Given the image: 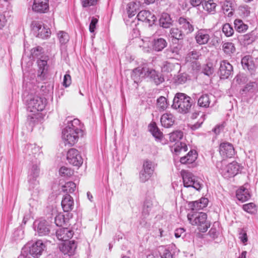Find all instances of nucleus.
<instances>
[{
	"mask_svg": "<svg viewBox=\"0 0 258 258\" xmlns=\"http://www.w3.org/2000/svg\"><path fill=\"white\" fill-rule=\"evenodd\" d=\"M145 75L149 77L156 85H158L164 81V78L162 74L156 71L155 70L151 69H146L145 68H141L138 67L134 69L131 75L132 79L134 80L135 82L139 81L141 76L143 73Z\"/></svg>",
	"mask_w": 258,
	"mask_h": 258,
	"instance_id": "obj_1",
	"label": "nucleus"
},
{
	"mask_svg": "<svg viewBox=\"0 0 258 258\" xmlns=\"http://www.w3.org/2000/svg\"><path fill=\"white\" fill-rule=\"evenodd\" d=\"M189 222L197 226L201 232H205L210 226V223L207 221V215L203 212L190 211L187 216Z\"/></svg>",
	"mask_w": 258,
	"mask_h": 258,
	"instance_id": "obj_2",
	"label": "nucleus"
},
{
	"mask_svg": "<svg viewBox=\"0 0 258 258\" xmlns=\"http://www.w3.org/2000/svg\"><path fill=\"white\" fill-rule=\"evenodd\" d=\"M191 98L186 94L177 93L173 99L172 106L180 113H186L189 112L191 107Z\"/></svg>",
	"mask_w": 258,
	"mask_h": 258,
	"instance_id": "obj_3",
	"label": "nucleus"
},
{
	"mask_svg": "<svg viewBox=\"0 0 258 258\" xmlns=\"http://www.w3.org/2000/svg\"><path fill=\"white\" fill-rule=\"evenodd\" d=\"M44 248L43 243L41 240H38L31 246H24L18 258H30V255L34 258H38L42 254Z\"/></svg>",
	"mask_w": 258,
	"mask_h": 258,
	"instance_id": "obj_4",
	"label": "nucleus"
},
{
	"mask_svg": "<svg viewBox=\"0 0 258 258\" xmlns=\"http://www.w3.org/2000/svg\"><path fill=\"white\" fill-rule=\"evenodd\" d=\"M40 162L36 161L35 163L32 164L30 168L28 176V181L29 183V189L30 190H35L37 192L39 190V181L38 178L40 174Z\"/></svg>",
	"mask_w": 258,
	"mask_h": 258,
	"instance_id": "obj_5",
	"label": "nucleus"
},
{
	"mask_svg": "<svg viewBox=\"0 0 258 258\" xmlns=\"http://www.w3.org/2000/svg\"><path fill=\"white\" fill-rule=\"evenodd\" d=\"M219 171L225 178H229L236 175L239 171V165L236 162L227 164L225 161L218 163L217 165Z\"/></svg>",
	"mask_w": 258,
	"mask_h": 258,
	"instance_id": "obj_6",
	"label": "nucleus"
},
{
	"mask_svg": "<svg viewBox=\"0 0 258 258\" xmlns=\"http://www.w3.org/2000/svg\"><path fill=\"white\" fill-rule=\"evenodd\" d=\"M184 186L186 187H191L197 190H200L203 187L201 180L194 176L192 173L182 170L181 171Z\"/></svg>",
	"mask_w": 258,
	"mask_h": 258,
	"instance_id": "obj_7",
	"label": "nucleus"
},
{
	"mask_svg": "<svg viewBox=\"0 0 258 258\" xmlns=\"http://www.w3.org/2000/svg\"><path fill=\"white\" fill-rule=\"evenodd\" d=\"M46 99L38 96H30L27 100L28 111L35 113L42 111L46 105Z\"/></svg>",
	"mask_w": 258,
	"mask_h": 258,
	"instance_id": "obj_8",
	"label": "nucleus"
},
{
	"mask_svg": "<svg viewBox=\"0 0 258 258\" xmlns=\"http://www.w3.org/2000/svg\"><path fill=\"white\" fill-rule=\"evenodd\" d=\"M83 133L77 132H72L71 130H63L62 131V138L66 145L73 146L76 143L80 137H82Z\"/></svg>",
	"mask_w": 258,
	"mask_h": 258,
	"instance_id": "obj_9",
	"label": "nucleus"
},
{
	"mask_svg": "<svg viewBox=\"0 0 258 258\" xmlns=\"http://www.w3.org/2000/svg\"><path fill=\"white\" fill-rule=\"evenodd\" d=\"M67 159L71 164L78 167L81 166L83 162L79 152L74 148H72L68 151Z\"/></svg>",
	"mask_w": 258,
	"mask_h": 258,
	"instance_id": "obj_10",
	"label": "nucleus"
},
{
	"mask_svg": "<svg viewBox=\"0 0 258 258\" xmlns=\"http://www.w3.org/2000/svg\"><path fill=\"white\" fill-rule=\"evenodd\" d=\"M34 229L40 236L47 235L50 233V225L45 220H39L34 222Z\"/></svg>",
	"mask_w": 258,
	"mask_h": 258,
	"instance_id": "obj_11",
	"label": "nucleus"
},
{
	"mask_svg": "<svg viewBox=\"0 0 258 258\" xmlns=\"http://www.w3.org/2000/svg\"><path fill=\"white\" fill-rule=\"evenodd\" d=\"M211 31L210 29H201L198 30L195 35L196 42L199 45L208 43L211 38Z\"/></svg>",
	"mask_w": 258,
	"mask_h": 258,
	"instance_id": "obj_12",
	"label": "nucleus"
},
{
	"mask_svg": "<svg viewBox=\"0 0 258 258\" xmlns=\"http://www.w3.org/2000/svg\"><path fill=\"white\" fill-rule=\"evenodd\" d=\"M33 30L36 37L42 39L48 38L51 34L50 30L39 22H35L34 23Z\"/></svg>",
	"mask_w": 258,
	"mask_h": 258,
	"instance_id": "obj_13",
	"label": "nucleus"
},
{
	"mask_svg": "<svg viewBox=\"0 0 258 258\" xmlns=\"http://www.w3.org/2000/svg\"><path fill=\"white\" fill-rule=\"evenodd\" d=\"M177 22L179 25L180 29L184 34L188 35L194 31L193 22L190 19L180 17L178 19Z\"/></svg>",
	"mask_w": 258,
	"mask_h": 258,
	"instance_id": "obj_14",
	"label": "nucleus"
},
{
	"mask_svg": "<svg viewBox=\"0 0 258 258\" xmlns=\"http://www.w3.org/2000/svg\"><path fill=\"white\" fill-rule=\"evenodd\" d=\"M216 102L215 97L212 94H203L198 100V105L201 107L208 108L213 106Z\"/></svg>",
	"mask_w": 258,
	"mask_h": 258,
	"instance_id": "obj_15",
	"label": "nucleus"
},
{
	"mask_svg": "<svg viewBox=\"0 0 258 258\" xmlns=\"http://www.w3.org/2000/svg\"><path fill=\"white\" fill-rule=\"evenodd\" d=\"M219 153L223 158H231L235 154V150L232 144L223 142L220 145Z\"/></svg>",
	"mask_w": 258,
	"mask_h": 258,
	"instance_id": "obj_16",
	"label": "nucleus"
},
{
	"mask_svg": "<svg viewBox=\"0 0 258 258\" xmlns=\"http://www.w3.org/2000/svg\"><path fill=\"white\" fill-rule=\"evenodd\" d=\"M232 66L226 60H223L220 63L219 74L221 79H227L233 73Z\"/></svg>",
	"mask_w": 258,
	"mask_h": 258,
	"instance_id": "obj_17",
	"label": "nucleus"
},
{
	"mask_svg": "<svg viewBox=\"0 0 258 258\" xmlns=\"http://www.w3.org/2000/svg\"><path fill=\"white\" fill-rule=\"evenodd\" d=\"M82 125L80 121L77 118L71 119V118H67V124L63 130H71L72 132H77L80 133H83L82 129Z\"/></svg>",
	"mask_w": 258,
	"mask_h": 258,
	"instance_id": "obj_18",
	"label": "nucleus"
},
{
	"mask_svg": "<svg viewBox=\"0 0 258 258\" xmlns=\"http://www.w3.org/2000/svg\"><path fill=\"white\" fill-rule=\"evenodd\" d=\"M77 248V244L74 241H67L60 246V250L64 254L73 255Z\"/></svg>",
	"mask_w": 258,
	"mask_h": 258,
	"instance_id": "obj_19",
	"label": "nucleus"
},
{
	"mask_svg": "<svg viewBox=\"0 0 258 258\" xmlns=\"http://www.w3.org/2000/svg\"><path fill=\"white\" fill-rule=\"evenodd\" d=\"M73 231L68 228H60L56 231L57 239L64 241H68L73 237Z\"/></svg>",
	"mask_w": 258,
	"mask_h": 258,
	"instance_id": "obj_20",
	"label": "nucleus"
},
{
	"mask_svg": "<svg viewBox=\"0 0 258 258\" xmlns=\"http://www.w3.org/2000/svg\"><path fill=\"white\" fill-rule=\"evenodd\" d=\"M49 8L48 0H34L32 9L36 12L44 13Z\"/></svg>",
	"mask_w": 258,
	"mask_h": 258,
	"instance_id": "obj_21",
	"label": "nucleus"
},
{
	"mask_svg": "<svg viewBox=\"0 0 258 258\" xmlns=\"http://www.w3.org/2000/svg\"><path fill=\"white\" fill-rule=\"evenodd\" d=\"M61 204L64 212H70L74 208V200L70 195L66 194L62 198Z\"/></svg>",
	"mask_w": 258,
	"mask_h": 258,
	"instance_id": "obj_22",
	"label": "nucleus"
},
{
	"mask_svg": "<svg viewBox=\"0 0 258 258\" xmlns=\"http://www.w3.org/2000/svg\"><path fill=\"white\" fill-rule=\"evenodd\" d=\"M175 121L173 115L170 113H164L161 117L160 122L162 125L165 128L171 127Z\"/></svg>",
	"mask_w": 258,
	"mask_h": 258,
	"instance_id": "obj_23",
	"label": "nucleus"
},
{
	"mask_svg": "<svg viewBox=\"0 0 258 258\" xmlns=\"http://www.w3.org/2000/svg\"><path fill=\"white\" fill-rule=\"evenodd\" d=\"M47 57H45L44 59H41L42 57L39 58L37 60V64L38 66V77H40L41 79H43L47 71Z\"/></svg>",
	"mask_w": 258,
	"mask_h": 258,
	"instance_id": "obj_24",
	"label": "nucleus"
},
{
	"mask_svg": "<svg viewBox=\"0 0 258 258\" xmlns=\"http://www.w3.org/2000/svg\"><path fill=\"white\" fill-rule=\"evenodd\" d=\"M241 63L244 69L253 71L256 68V66L253 60V58L250 55L244 56L241 59Z\"/></svg>",
	"mask_w": 258,
	"mask_h": 258,
	"instance_id": "obj_25",
	"label": "nucleus"
},
{
	"mask_svg": "<svg viewBox=\"0 0 258 258\" xmlns=\"http://www.w3.org/2000/svg\"><path fill=\"white\" fill-rule=\"evenodd\" d=\"M167 45V41L162 38H154L152 41V48L156 51H161Z\"/></svg>",
	"mask_w": 258,
	"mask_h": 258,
	"instance_id": "obj_26",
	"label": "nucleus"
},
{
	"mask_svg": "<svg viewBox=\"0 0 258 258\" xmlns=\"http://www.w3.org/2000/svg\"><path fill=\"white\" fill-rule=\"evenodd\" d=\"M236 196L238 200L241 202H244L250 198V195L248 189L243 186L236 191Z\"/></svg>",
	"mask_w": 258,
	"mask_h": 258,
	"instance_id": "obj_27",
	"label": "nucleus"
},
{
	"mask_svg": "<svg viewBox=\"0 0 258 258\" xmlns=\"http://www.w3.org/2000/svg\"><path fill=\"white\" fill-rule=\"evenodd\" d=\"M140 6L139 2H131L127 4L126 10L128 17L131 18L136 15Z\"/></svg>",
	"mask_w": 258,
	"mask_h": 258,
	"instance_id": "obj_28",
	"label": "nucleus"
},
{
	"mask_svg": "<svg viewBox=\"0 0 258 258\" xmlns=\"http://www.w3.org/2000/svg\"><path fill=\"white\" fill-rule=\"evenodd\" d=\"M160 26L164 28H168L172 25V20L167 13H163L159 19Z\"/></svg>",
	"mask_w": 258,
	"mask_h": 258,
	"instance_id": "obj_29",
	"label": "nucleus"
},
{
	"mask_svg": "<svg viewBox=\"0 0 258 258\" xmlns=\"http://www.w3.org/2000/svg\"><path fill=\"white\" fill-rule=\"evenodd\" d=\"M203 7L205 11L209 13L214 14L216 12L217 4L213 0L205 1L203 2Z\"/></svg>",
	"mask_w": 258,
	"mask_h": 258,
	"instance_id": "obj_30",
	"label": "nucleus"
},
{
	"mask_svg": "<svg viewBox=\"0 0 258 258\" xmlns=\"http://www.w3.org/2000/svg\"><path fill=\"white\" fill-rule=\"evenodd\" d=\"M197 159V155L195 151H190L186 156L181 157L180 161L182 164L192 163Z\"/></svg>",
	"mask_w": 258,
	"mask_h": 258,
	"instance_id": "obj_31",
	"label": "nucleus"
},
{
	"mask_svg": "<svg viewBox=\"0 0 258 258\" xmlns=\"http://www.w3.org/2000/svg\"><path fill=\"white\" fill-rule=\"evenodd\" d=\"M168 105L169 103H168L166 97L161 96L157 98L156 101V107L160 111H163L166 110Z\"/></svg>",
	"mask_w": 258,
	"mask_h": 258,
	"instance_id": "obj_32",
	"label": "nucleus"
},
{
	"mask_svg": "<svg viewBox=\"0 0 258 258\" xmlns=\"http://www.w3.org/2000/svg\"><path fill=\"white\" fill-rule=\"evenodd\" d=\"M27 149V154L29 155H33L34 157H36L41 153L40 148L36 145L29 144L26 147Z\"/></svg>",
	"mask_w": 258,
	"mask_h": 258,
	"instance_id": "obj_33",
	"label": "nucleus"
},
{
	"mask_svg": "<svg viewBox=\"0 0 258 258\" xmlns=\"http://www.w3.org/2000/svg\"><path fill=\"white\" fill-rule=\"evenodd\" d=\"M171 37L177 40H182L185 36V34L180 29L172 28L170 30Z\"/></svg>",
	"mask_w": 258,
	"mask_h": 258,
	"instance_id": "obj_34",
	"label": "nucleus"
},
{
	"mask_svg": "<svg viewBox=\"0 0 258 258\" xmlns=\"http://www.w3.org/2000/svg\"><path fill=\"white\" fill-rule=\"evenodd\" d=\"M155 165L153 162L147 160L143 163L142 169L144 170V172L149 173L152 175L155 170Z\"/></svg>",
	"mask_w": 258,
	"mask_h": 258,
	"instance_id": "obj_35",
	"label": "nucleus"
},
{
	"mask_svg": "<svg viewBox=\"0 0 258 258\" xmlns=\"http://www.w3.org/2000/svg\"><path fill=\"white\" fill-rule=\"evenodd\" d=\"M222 49L224 53L228 55H231L235 51V47L232 42L224 43L222 45Z\"/></svg>",
	"mask_w": 258,
	"mask_h": 258,
	"instance_id": "obj_36",
	"label": "nucleus"
},
{
	"mask_svg": "<svg viewBox=\"0 0 258 258\" xmlns=\"http://www.w3.org/2000/svg\"><path fill=\"white\" fill-rule=\"evenodd\" d=\"M149 130L156 139L161 140L162 138V133L159 131L155 123L150 124Z\"/></svg>",
	"mask_w": 258,
	"mask_h": 258,
	"instance_id": "obj_37",
	"label": "nucleus"
},
{
	"mask_svg": "<svg viewBox=\"0 0 258 258\" xmlns=\"http://www.w3.org/2000/svg\"><path fill=\"white\" fill-rule=\"evenodd\" d=\"M234 23L235 28L238 32H243L247 29V25L244 24L241 20L236 19L234 21Z\"/></svg>",
	"mask_w": 258,
	"mask_h": 258,
	"instance_id": "obj_38",
	"label": "nucleus"
},
{
	"mask_svg": "<svg viewBox=\"0 0 258 258\" xmlns=\"http://www.w3.org/2000/svg\"><path fill=\"white\" fill-rule=\"evenodd\" d=\"M183 133L180 131H176L170 134L169 139L172 142H178L182 138Z\"/></svg>",
	"mask_w": 258,
	"mask_h": 258,
	"instance_id": "obj_39",
	"label": "nucleus"
},
{
	"mask_svg": "<svg viewBox=\"0 0 258 258\" xmlns=\"http://www.w3.org/2000/svg\"><path fill=\"white\" fill-rule=\"evenodd\" d=\"M76 188V184L72 181H69L66 182V184L62 186V189L63 191L67 193H72L75 191Z\"/></svg>",
	"mask_w": 258,
	"mask_h": 258,
	"instance_id": "obj_40",
	"label": "nucleus"
},
{
	"mask_svg": "<svg viewBox=\"0 0 258 258\" xmlns=\"http://www.w3.org/2000/svg\"><path fill=\"white\" fill-rule=\"evenodd\" d=\"M57 37L61 45L66 44L70 39L69 34L62 31H60L58 32Z\"/></svg>",
	"mask_w": 258,
	"mask_h": 258,
	"instance_id": "obj_41",
	"label": "nucleus"
},
{
	"mask_svg": "<svg viewBox=\"0 0 258 258\" xmlns=\"http://www.w3.org/2000/svg\"><path fill=\"white\" fill-rule=\"evenodd\" d=\"M203 73L207 76H210L214 72V68L212 63L209 62L203 65L202 68Z\"/></svg>",
	"mask_w": 258,
	"mask_h": 258,
	"instance_id": "obj_42",
	"label": "nucleus"
},
{
	"mask_svg": "<svg viewBox=\"0 0 258 258\" xmlns=\"http://www.w3.org/2000/svg\"><path fill=\"white\" fill-rule=\"evenodd\" d=\"M178 63H173L169 62L166 61L164 62L162 67V71L164 72L169 73L173 71L176 67H178Z\"/></svg>",
	"mask_w": 258,
	"mask_h": 258,
	"instance_id": "obj_43",
	"label": "nucleus"
},
{
	"mask_svg": "<svg viewBox=\"0 0 258 258\" xmlns=\"http://www.w3.org/2000/svg\"><path fill=\"white\" fill-rule=\"evenodd\" d=\"M187 80V75L185 73L178 74L174 77V82L176 84H184Z\"/></svg>",
	"mask_w": 258,
	"mask_h": 258,
	"instance_id": "obj_44",
	"label": "nucleus"
},
{
	"mask_svg": "<svg viewBox=\"0 0 258 258\" xmlns=\"http://www.w3.org/2000/svg\"><path fill=\"white\" fill-rule=\"evenodd\" d=\"M59 173L61 176L70 177L74 174V171L70 168L62 166L59 169Z\"/></svg>",
	"mask_w": 258,
	"mask_h": 258,
	"instance_id": "obj_45",
	"label": "nucleus"
},
{
	"mask_svg": "<svg viewBox=\"0 0 258 258\" xmlns=\"http://www.w3.org/2000/svg\"><path fill=\"white\" fill-rule=\"evenodd\" d=\"M222 31L226 37L231 36L234 33V30L228 23H226L223 25Z\"/></svg>",
	"mask_w": 258,
	"mask_h": 258,
	"instance_id": "obj_46",
	"label": "nucleus"
},
{
	"mask_svg": "<svg viewBox=\"0 0 258 258\" xmlns=\"http://www.w3.org/2000/svg\"><path fill=\"white\" fill-rule=\"evenodd\" d=\"M243 210L250 214H254L256 212V208L254 204L250 203L243 205Z\"/></svg>",
	"mask_w": 258,
	"mask_h": 258,
	"instance_id": "obj_47",
	"label": "nucleus"
},
{
	"mask_svg": "<svg viewBox=\"0 0 258 258\" xmlns=\"http://www.w3.org/2000/svg\"><path fill=\"white\" fill-rule=\"evenodd\" d=\"M161 258H173L171 252L163 246L160 247L159 249Z\"/></svg>",
	"mask_w": 258,
	"mask_h": 258,
	"instance_id": "obj_48",
	"label": "nucleus"
},
{
	"mask_svg": "<svg viewBox=\"0 0 258 258\" xmlns=\"http://www.w3.org/2000/svg\"><path fill=\"white\" fill-rule=\"evenodd\" d=\"M149 173L144 172V170L142 169L139 173V179L141 182L144 183L148 181L152 176Z\"/></svg>",
	"mask_w": 258,
	"mask_h": 258,
	"instance_id": "obj_49",
	"label": "nucleus"
},
{
	"mask_svg": "<svg viewBox=\"0 0 258 258\" xmlns=\"http://www.w3.org/2000/svg\"><path fill=\"white\" fill-rule=\"evenodd\" d=\"M55 223L57 226H62L65 223V218L61 213L58 214L54 219Z\"/></svg>",
	"mask_w": 258,
	"mask_h": 258,
	"instance_id": "obj_50",
	"label": "nucleus"
},
{
	"mask_svg": "<svg viewBox=\"0 0 258 258\" xmlns=\"http://www.w3.org/2000/svg\"><path fill=\"white\" fill-rule=\"evenodd\" d=\"M187 150V147L186 145L182 142L176 143V146L174 148V152L178 153L181 151L186 152Z\"/></svg>",
	"mask_w": 258,
	"mask_h": 258,
	"instance_id": "obj_51",
	"label": "nucleus"
},
{
	"mask_svg": "<svg viewBox=\"0 0 258 258\" xmlns=\"http://www.w3.org/2000/svg\"><path fill=\"white\" fill-rule=\"evenodd\" d=\"M43 52V48L40 46H37L36 47H34L31 50V53L32 56L34 57H38L40 56L41 53Z\"/></svg>",
	"mask_w": 258,
	"mask_h": 258,
	"instance_id": "obj_52",
	"label": "nucleus"
},
{
	"mask_svg": "<svg viewBox=\"0 0 258 258\" xmlns=\"http://www.w3.org/2000/svg\"><path fill=\"white\" fill-rule=\"evenodd\" d=\"M190 205L191 209V211L195 212V211L203 209V207H202L201 202L199 201L193 202L190 204Z\"/></svg>",
	"mask_w": 258,
	"mask_h": 258,
	"instance_id": "obj_53",
	"label": "nucleus"
},
{
	"mask_svg": "<svg viewBox=\"0 0 258 258\" xmlns=\"http://www.w3.org/2000/svg\"><path fill=\"white\" fill-rule=\"evenodd\" d=\"M256 84L254 82H250L242 89L241 91L245 93L248 92H252Z\"/></svg>",
	"mask_w": 258,
	"mask_h": 258,
	"instance_id": "obj_54",
	"label": "nucleus"
},
{
	"mask_svg": "<svg viewBox=\"0 0 258 258\" xmlns=\"http://www.w3.org/2000/svg\"><path fill=\"white\" fill-rule=\"evenodd\" d=\"M148 11H146V10L140 11L137 15L138 19L139 21H141L142 22L147 21V15H148Z\"/></svg>",
	"mask_w": 258,
	"mask_h": 258,
	"instance_id": "obj_55",
	"label": "nucleus"
},
{
	"mask_svg": "<svg viewBox=\"0 0 258 258\" xmlns=\"http://www.w3.org/2000/svg\"><path fill=\"white\" fill-rule=\"evenodd\" d=\"M239 10L244 17H247L250 13V8L246 5L239 7Z\"/></svg>",
	"mask_w": 258,
	"mask_h": 258,
	"instance_id": "obj_56",
	"label": "nucleus"
},
{
	"mask_svg": "<svg viewBox=\"0 0 258 258\" xmlns=\"http://www.w3.org/2000/svg\"><path fill=\"white\" fill-rule=\"evenodd\" d=\"M72 83V79L71 76L67 74L63 77V80L62 82V85L65 87H69Z\"/></svg>",
	"mask_w": 258,
	"mask_h": 258,
	"instance_id": "obj_57",
	"label": "nucleus"
},
{
	"mask_svg": "<svg viewBox=\"0 0 258 258\" xmlns=\"http://www.w3.org/2000/svg\"><path fill=\"white\" fill-rule=\"evenodd\" d=\"M97 0H82V5L84 7H88L94 6L97 4Z\"/></svg>",
	"mask_w": 258,
	"mask_h": 258,
	"instance_id": "obj_58",
	"label": "nucleus"
},
{
	"mask_svg": "<svg viewBox=\"0 0 258 258\" xmlns=\"http://www.w3.org/2000/svg\"><path fill=\"white\" fill-rule=\"evenodd\" d=\"M176 238L183 237L185 236V230L182 228L176 229L174 231Z\"/></svg>",
	"mask_w": 258,
	"mask_h": 258,
	"instance_id": "obj_59",
	"label": "nucleus"
},
{
	"mask_svg": "<svg viewBox=\"0 0 258 258\" xmlns=\"http://www.w3.org/2000/svg\"><path fill=\"white\" fill-rule=\"evenodd\" d=\"M147 21L145 22L148 23L149 25L153 24L156 20L155 16L154 14H151L150 11H148V15H147Z\"/></svg>",
	"mask_w": 258,
	"mask_h": 258,
	"instance_id": "obj_60",
	"label": "nucleus"
},
{
	"mask_svg": "<svg viewBox=\"0 0 258 258\" xmlns=\"http://www.w3.org/2000/svg\"><path fill=\"white\" fill-rule=\"evenodd\" d=\"M208 233L210 237L215 239L218 237L219 233L218 230L215 227H213L211 228Z\"/></svg>",
	"mask_w": 258,
	"mask_h": 258,
	"instance_id": "obj_61",
	"label": "nucleus"
},
{
	"mask_svg": "<svg viewBox=\"0 0 258 258\" xmlns=\"http://www.w3.org/2000/svg\"><path fill=\"white\" fill-rule=\"evenodd\" d=\"M98 22L96 18H92L89 26V30L90 32H94L96 28V25Z\"/></svg>",
	"mask_w": 258,
	"mask_h": 258,
	"instance_id": "obj_62",
	"label": "nucleus"
},
{
	"mask_svg": "<svg viewBox=\"0 0 258 258\" xmlns=\"http://www.w3.org/2000/svg\"><path fill=\"white\" fill-rule=\"evenodd\" d=\"M190 59H198L199 58L200 54L197 51H192L188 54Z\"/></svg>",
	"mask_w": 258,
	"mask_h": 258,
	"instance_id": "obj_63",
	"label": "nucleus"
},
{
	"mask_svg": "<svg viewBox=\"0 0 258 258\" xmlns=\"http://www.w3.org/2000/svg\"><path fill=\"white\" fill-rule=\"evenodd\" d=\"M7 20L4 15H0V29H2L6 25Z\"/></svg>",
	"mask_w": 258,
	"mask_h": 258,
	"instance_id": "obj_64",
	"label": "nucleus"
}]
</instances>
